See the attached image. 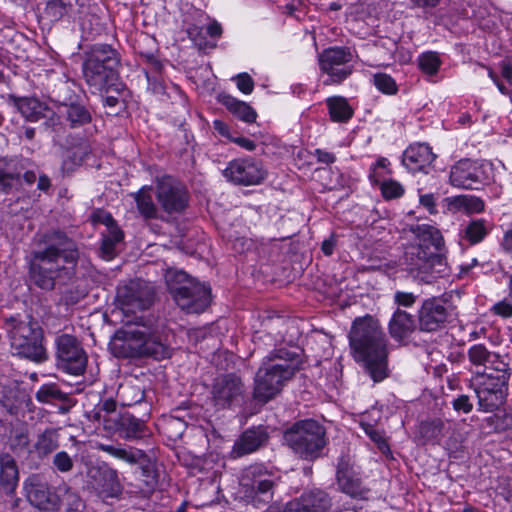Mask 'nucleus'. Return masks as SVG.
I'll use <instances>...</instances> for the list:
<instances>
[{"instance_id": "obj_35", "label": "nucleus", "mask_w": 512, "mask_h": 512, "mask_svg": "<svg viewBox=\"0 0 512 512\" xmlns=\"http://www.w3.org/2000/svg\"><path fill=\"white\" fill-rule=\"evenodd\" d=\"M7 445L9 449L17 456L26 452H32L30 448L29 431L23 424L15 425L11 428Z\"/></svg>"}, {"instance_id": "obj_13", "label": "nucleus", "mask_w": 512, "mask_h": 512, "mask_svg": "<svg viewBox=\"0 0 512 512\" xmlns=\"http://www.w3.org/2000/svg\"><path fill=\"white\" fill-rule=\"evenodd\" d=\"M211 400L217 409L241 407L246 401V387L235 373L218 376L211 387Z\"/></svg>"}, {"instance_id": "obj_53", "label": "nucleus", "mask_w": 512, "mask_h": 512, "mask_svg": "<svg viewBox=\"0 0 512 512\" xmlns=\"http://www.w3.org/2000/svg\"><path fill=\"white\" fill-rule=\"evenodd\" d=\"M236 85L238 89L244 94H250L254 88V81L247 73H240L236 76Z\"/></svg>"}, {"instance_id": "obj_37", "label": "nucleus", "mask_w": 512, "mask_h": 512, "mask_svg": "<svg viewBox=\"0 0 512 512\" xmlns=\"http://www.w3.org/2000/svg\"><path fill=\"white\" fill-rule=\"evenodd\" d=\"M151 190L150 186H143L134 196L137 209L145 219L158 218V208L152 199Z\"/></svg>"}, {"instance_id": "obj_63", "label": "nucleus", "mask_w": 512, "mask_h": 512, "mask_svg": "<svg viewBox=\"0 0 512 512\" xmlns=\"http://www.w3.org/2000/svg\"><path fill=\"white\" fill-rule=\"evenodd\" d=\"M499 66L501 77L510 85L512 83V65L509 61L503 60L500 62Z\"/></svg>"}, {"instance_id": "obj_7", "label": "nucleus", "mask_w": 512, "mask_h": 512, "mask_svg": "<svg viewBox=\"0 0 512 512\" xmlns=\"http://www.w3.org/2000/svg\"><path fill=\"white\" fill-rule=\"evenodd\" d=\"M3 328L8 333L11 347L21 357L36 363L47 360V353L42 344V329L30 317L20 314L4 317Z\"/></svg>"}, {"instance_id": "obj_24", "label": "nucleus", "mask_w": 512, "mask_h": 512, "mask_svg": "<svg viewBox=\"0 0 512 512\" xmlns=\"http://www.w3.org/2000/svg\"><path fill=\"white\" fill-rule=\"evenodd\" d=\"M436 155L425 143L410 145L403 153L402 163L411 172L425 171L434 161Z\"/></svg>"}, {"instance_id": "obj_49", "label": "nucleus", "mask_w": 512, "mask_h": 512, "mask_svg": "<svg viewBox=\"0 0 512 512\" xmlns=\"http://www.w3.org/2000/svg\"><path fill=\"white\" fill-rule=\"evenodd\" d=\"M362 427L366 433V435L375 443L377 444L378 448L382 452L389 451V446L383 437L382 433L377 430L373 425L371 424H362Z\"/></svg>"}, {"instance_id": "obj_36", "label": "nucleus", "mask_w": 512, "mask_h": 512, "mask_svg": "<svg viewBox=\"0 0 512 512\" xmlns=\"http://www.w3.org/2000/svg\"><path fill=\"white\" fill-rule=\"evenodd\" d=\"M222 104L240 120L253 123L256 120V111L247 103L236 99L230 95H223Z\"/></svg>"}, {"instance_id": "obj_20", "label": "nucleus", "mask_w": 512, "mask_h": 512, "mask_svg": "<svg viewBox=\"0 0 512 512\" xmlns=\"http://www.w3.org/2000/svg\"><path fill=\"white\" fill-rule=\"evenodd\" d=\"M336 480L339 489L353 498L364 499L369 492V490L363 486L360 477L354 471L353 463L349 455L339 457Z\"/></svg>"}, {"instance_id": "obj_58", "label": "nucleus", "mask_w": 512, "mask_h": 512, "mask_svg": "<svg viewBox=\"0 0 512 512\" xmlns=\"http://www.w3.org/2000/svg\"><path fill=\"white\" fill-rule=\"evenodd\" d=\"M70 148L75 154L78 155L82 162L85 156H87L91 151L89 144L86 141H83V139H80L76 145H73Z\"/></svg>"}, {"instance_id": "obj_38", "label": "nucleus", "mask_w": 512, "mask_h": 512, "mask_svg": "<svg viewBox=\"0 0 512 512\" xmlns=\"http://www.w3.org/2000/svg\"><path fill=\"white\" fill-rule=\"evenodd\" d=\"M490 230V225L486 220L476 219L469 222L462 230L461 237L469 244L481 242Z\"/></svg>"}, {"instance_id": "obj_12", "label": "nucleus", "mask_w": 512, "mask_h": 512, "mask_svg": "<svg viewBox=\"0 0 512 512\" xmlns=\"http://www.w3.org/2000/svg\"><path fill=\"white\" fill-rule=\"evenodd\" d=\"M27 502L41 512H55L61 507V497L41 473H32L23 481Z\"/></svg>"}, {"instance_id": "obj_41", "label": "nucleus", "mask_w": 512, "mask_h": 512, "mask_svg": "<svg viewBox=\"0 0 512 512\" xmlns=\"http://www.w3.org/2000/svg\"><path fill=\"white\" fill-rule=\"evenodd\" d=\"M117 397L121 400L122 405L132 406L142 402L145 393L142 387L138 385L125 384L119 387Z\"/></svg>"}, {"instance_id": "obj_27", "label": "nucleus", "mask_w": 512, "mask_h": 512, "mask_svg": "<svg viewBox=\"0 0 512 512\" xmlns=\"http://www.w3.org/2000/svg\"><path fill=\"white\" fill-rule=\"evenodd\" d=\"M60 113L71 129L82 128L92 121L89 109L83 103L72 99L61 102Z\"/></svg>"}, {"instance_id": "obj_34", "label": "nucleus", "mask_w": 512, "mask_h": 512, "mask_svg": "<svg viewBox=\"0 0 512 512\" xmlns=\"http://www.w3.org/2000/svg\"><path fill=\"white\" fill-rule=\"evenodd\" d=\"M99 450L131 465L140 463L146 458V453L143 450L134 447L125 448L109 444H100Z\"/></svg>"}, {"instance_id": "obj_18", "label": "nucleus", "mask_w": 512, "mask_h": 512, "mask_svg": "<svg viewBox=\"0 0 512 512\" xmlns=\"http://www.w3.org/2000/svg\"><path fill=\"white\" fill-rule=\"evenodd\" d=\"M451 315L447 301L441 297H431L422 301L417 312L419 329L435 332L445 327Z\"/></svg>"}, {"instance_id": "obj_29", "label": "nucleus", "mask_w": 512, "mask_h": 512, "mask_svg": "<svg viewBox=\"0 0 512 512\" xmlns=\"http://www.w3.org/2000/svg\"><path fill=\"white\" fill-rule=\"evenodd\" d=\"M115 425L118 434L125 440L142 439L149 434L145 422L130 413L119 415Z\"/></svg>"}, {"instance_id": "obj_64", "label": "nucleus", "mask_w": 512, "mask_h": 512, "mask_svg": "<svg viewBox=\"0 0 512 512\" xmlns=\"http://www.w3.org/2000/svg\"><path fill=\"white\" fill-rule=\"evenodd\" d=\"M502 246L504 250L510 255L512 258V228L504 234L502 240Z\"/></svg>"}, {"instance_id": "obj_8", "label": "nucleus", "mask_w": 512, "mask_h": 512, "mask_svg": "<svg viewBox=\"0 0 512 512\" xmlns=\"http://www.w3.org/2000/svg\"><path fill=\"white\" fill-rule=\"evenodd\" d=\"M283 440L295 455L306 461L321 458L328 443L325 427L313 419L292 424L284 431Z\"/></svg>"}, {"instance_id": "obj_25", "label": "nucleus", "mask_w": 512, "mask_h": 512, "mask_svg": "<svg viewBox=\"0 0 512 512\" xmlns=\"http://www.w3.org/2000/svg\"><path fill=\"white\" fill-rule=\"evenodd\" d=\"M8 102L30 122H37L42 118H46L48 113H53L45 103L34 97H17L9 94Z\"/></svg>"}, {"instance_id": "obj_4", "label": "nucleus", "mask_w": 512, "mask_h": 512, "mask_svg": "<svg viewBox=\"0 0 512 512\" xmlns=\"http://www.w3.org/2000/svg\"><path fill=\"white\" fill-rule=\"evenodd\" d=\"M163 322H136L118 330L110 343V349L118 358L152 357L162 360L171 356L172 349L167 341Z\"/></svg>"}, {"instance_id": "obj_52", "label": "nucleus", "mask_w": 512, "mask_h": 512, "mask_svg": "<svg viewBox=\"0 0 512 512\" xmlns=\"http://www.w3.org/2000/svg\"><path fill=\"white\" fill-rule=\"evenodd\" d=\"M394 303L398 305V307H412L417 300V296L411 292L404 291H396L393 296Z\"/></svg>"}, {"instance_id": "obj_32", "label": "nucleus", "mask_w": 512, "mask_h": 512, "mask_svg": "<svg viewBox=\"0 0 512 512\" xmlns=\"http://www.w3.org/2000/svg\"><path fill=\"white\" fill-rule=\"evenodd\" d=\"M59 447V433L54 428H46L33 444V452L40 459L46 458Z\"/></svg>"}, {"instance_id": "obj_54", "label": "nucleus", "mask_w": 512, "mask_h": 512, "mask_svg": "<svg viewBox=\"0 0 512 512\" xmlns=\"http://www.w3.org/2000/svg\"><path fill=\"white\" fill-rule=\"evenodd\" d=\"M441 426L440 422H425L420 426V433L427 439L436 438L441 432Z\"/></svg>"}, {"instance_id": "obj_40", "label": "nucleus", "mask_w": 512, "mask_h": 512, "mask_svg": "<svg viewBox=\"0 0 512 512\" xmlns=\"http://www.w3.org/2000/svg\"><path fill=\"white\" fill-rule=\"evenodd\" d=\"M35 398L43 404H53L55 402H66L69 397L55 383H47L40 386L35 393Z\"/></svg>"}, {"instance_id": "obj_1", "label": "nucleus", "mask_w": 512, "mask_h": 512, "mask_svg": "<svg viewBox=\"0 0 512 512\" xmlns=\"http://www.w3.org/2000/svg\"><path fill=\"white\" fill-rule=\"evenodd\" d=\"M80 252L65 232L52 230L41 235L29 255V277L38 288L53 290L56 281L66 283L76 276Z\"/></svg>"}, {"instance_id": "obj_3", "label": "nucleus", "mask_w": 512, "mask_h": 512, "mask_svg": "<svg viewBox=\"0 0 512 512\" xmlns=\"http://www.w3.org/2000/svg\"><path fill=\"white\" fill-rule=\"evenodd\" d=\"M353 358L374 382L388 377V338L380 323L372 316L354 320L349 332Z\"/></svg>"}, {"instance_id": "obj_31", "label": "nucleus", "mask_w": 512, "mask_h": 512, "mask_svg": "<svg viewBox=\"0 0 512 512\" xmlns=\"http://www.w3.org/2000/svg\"><path fill=\"white\" fill-rule=\"evenodd\" d=\"M99 476L96 485L99 495L104 499L117 498L122 492L117 472L113 469H106L99 472Z\"/></svg>"}, {"instance_id": "obj_59", "label": "nucleus", "mask_w": 512, "mask_h": 512, "mask_svg": "<svg viewBox=\"0 0 512 512\" xmlns=\"http://www.w3.org/2000/svg\"><path fill=\"white\" fill-rule=\"evenodd\" d=\"M420 204L423 207H425L431 214H435L437 212L436 204H435V197L433 194L421 195L420 196Z\"/></svg>"}, {"instance_id": "obj_51", "label": "nucleus", "mask_w": 512, "mask_h": 512, "mask_svg": "<svg viewBox=\"0 0 512 512\" xmlns=\"http://www.w3.org/2000/svg\"><path fill=\"white\" fill-rule=\"evenodd\" d=\"M459 202L469 212H481L484 209V202L475 196H463L459 198Z\"/></svg>"}, {"instance_id": "obj_61", "label": "nucleus", "mask_w": 512, "mask_h": 512, "mask_svg": "<svg viewBox=\"0 0 512 512\" xmlns=\"http://www.w3.org/2000/svg\"><path fill=\"white\" fill-rule=\"evenodd\" d=\"M337 244V239L335 234H331L329 238L325 239L322 242L321 250L326 256H331L334 252L335 246Z\"/></svg>"}, {"instance_id": "obj_22", "label": "nucleus", "mask_w": 512, "mask_h": 512, "mask_svg": "<svg viewBox=\"0 0 512 512\" xmlns=\"http://www.w3.org/2000/svg\"><path fill=\"white\" fill-rule=\"evenodd\" d=\"M331 506L332 500L325 491L313 489L289 501L283 512H328Z\"/></svg>"}, {"instance_id": "obj_21", "label": "nucleus", "mask_w": 512, "mask_h": 512, "mask_svg": "<svg viewBox=\"0 0 512 512\" xmlns=\"http://www.w3.org/2000/svg\"><path fill=\"white\" fill-rule=\"evenodd\" d=\"M450 183L461 189H477L484 180L482 167L470 159H462L451 167Z\"/></svg>"}, {"instance_id": "obj_11", "label": "nucleus", "mask_w": 512, "mask_h": 512, "mask_svg": "<svg viewBox=\"0 0 512 512\" xmlns=\"http://www.w3.org/2000/svg\"><path fill=\"white\" fill-rule=\"evenodd\" d=\"M353 54L349 47L334 46L324 49L318 54V65L325 76V86L340 85L353 73Z\"/></svg>"}, {"instance_id": "obj_57", "label": "nucleus", "mask_w": 512, "mask_h": 512, "mask_svg": "<svg viewBox=\"0 0 512 512\" xmlns=\"http://www.w3.org/2000/svg\"><path fill=\"white\" fill-rule=\"evenodd\" d=\"M92 220L95 223L104 224L107 227V229L112 228V226H117L111 214L104 210H97L93 212Z\"/></svg>"}, {"instance_id": "obj_2", "label": "nucleus", "mask_w": 512, "mask_h": 512, "mask_svg": "<svg viewBox=\"0 0 512 512\" xmlns=\"http://www.w3.org/2000/svg\"><path fill=\"white\" fill-rule=\"evenodd\" d=\"M467 358L476 369L472 386L478 398L479 410L493 412L507 399L512 370L504 357L488 349L484 343L468 347Z\"/></svg>"}, {"instance_id": "obj_28", "label": "nucleus", "mask_w": 512, "mask_h": 512, "mask_svg": "<svg viewBox=\"0 0 512 512\" xmlns=\"http://www.w3.org/2000/svg\"><path fill=\"white\" fill-rule=\"evenodd\" d=\"M411 232L415 235L417 243L425 251L432 252L433 255H439L438 252L443 246V237L441 232L434 226L427 224L412 225Z\"/></svg>"}, {"instance_id": "obj_46", "label": "nucleus", "mask_w": 512, "mask_h": 512, "mask_svg": "<svg viewBox=\"0 0 512 512\" xmlns=\"http://www.w3.org/2000/svg\"><path fill=\"white\" fill-rule=\"evenodd\" d=\"M52 467L59 473H69L74 468V460L66 451H59L52 458Z\"/></svg>"}, {"instance_id": "obj_43", "label": "nucleus", "mask_w": 512, "mask_h": 512, "mask_svg": "<svg viewBox=\"0 0 512 512\" xmlns=\"http://www.w3.org/2000/svg\"><path fill=\"white\" fill-rule=\"evenodd\" d=\"M72 11V4L65 3L63 0H50L45 7V15L51 21H59L69 16Z\"/></svg>"}, {"instance_id": "obj_9", "label": "nucleus", "mask_w": 512, "mask_h": 512, "mask_svg": "<svg viewBox=\"0 0 512 512\" xmlns=\"http://www.w3.org/2000/svg\"><path fill=\"white\" fill-rule=\"evenodd\" d=\"M168 291L175 303L187 313H201L210 303V289L182 270H168Z\"/></svg>"}, {"instance_id": "obj_42", "label": "nucleus", "mask_w": 512, "mask_h": 512, "mask_svg": "<svg viewBox=\"0 0 512 512\" xmlns=\"http://www.w3.org/2000/svg\"><path fill=\"white\" fill-rule=\"evenodd\" d=\"M0 404L10 414H16L22 404L20 393L15 388L3 387L0 390Z\"/></svg>"}, {"instance_id": "obj_48", "label": "nucleus", "mask_w": 512, "mask_h": 512, "mask_svg": "<svg viewBox=\"0 0 512 512\" xmlns=\"http://www.w3.org/2000/svg\"><path fill=\"white\" fill-rule=\"evenodd\" d=\"M82 163L83 162L78 157V155L75 154L72 151V149L69 147L66 150L65 155L63 157V161H62V165H61L62 174L65 175V174H69V173L73 172L76 169V167L80 166Z\"/></svg>"}, {"instance_id": "obj_10", "label": "nucleus", "mask_w": 512, "mask_h": 512, "mask_svg": "<svg viewBox=\"0 0 512 512\" xmlns=\"http://www.w3.org/2000/svg\"><path fill=\"white\" fill-rule=\"evenodd\" d=\"M278 481L279 476L263 464H253L243 470L240 484L246 499L260 508L273 500Z\"/></svg>"}, {"instance_id": "obj_16", "label": "nucleus", "mask_w": 512, "mask_h": 512, "mask_svg": "<svg viewBox=\"0 0 512 512\" xmlns=\"http://www.w3.org/2000/svg\"><path fill=\"white\" fill-rule=\"evenodd\" d=\"M223 175L234 184L251 186L265 180L267 169L261 160L248 156L230 161L223 170Z\"/></svg>"}, {"instance_id": "obj_15", "label": "nucleus", "mask_w": 512, "mask_h": 512, "mask_svg": "<svg viewBox=\"0 0 512 512\" xmlns=\"http://www.w3.org/2000/svg\"><path fill=\"white\" fill-rule=\"evenodd\" d=\"M56 357L58 367L72 375H81L87 365V355L80 341L73 335L62 334L56 337Z\"/></svg>"}, {"instance_id": "obj_39", "label": "nucleus", "mask_w": 512, "mask_h": 512, "mask_svg": "<svg viewBox=\"0 0 512 512\" xmlns=\"http://www.w3.org/2000/svg\"><path fill=\"white\" fill-rule=\"evenodd\" d=\"M124 238V234L118 226H112L102 234L101 253L106 259H112L116 255V245Z\"/></svg>"}, {"instance_id": "obj_50", "label": "nucleus", "mask_w": 512, "mask_h": 512, "mask_svg": "<svg viewBox=\"0 0 512 512\" xmlns=\"http://www.w3.org/2000/svg\"><path fill=\"white\" fill-rule=\"evenodd\" d=\"M452 407L458 413L468 414L473 410V403L468 395L461 394L452 400Z\"/></svg>"}, {"instance_id": "obj_6", "label": "nucleus", "mask_w": 512, "mask_h": 512, "mask_svg": "<svg viewBox=\"0 0 512 512\" xmlns=\"http://www.w3.org/2000/svg\"><path fill=\"white\" fill-rule=\"evenodd\" d=\"M118 53L110 45L96 44L86 54L83 62V76L93 93L115 91L119 93Z\"/></svg>"}, {"instance_id": "obj_26", "label": "nucleus", "mask_w": 512, "mask_h": 512, "mask_svg": "<svg viewBox=\"0 0 512 512\" xmlns=\"http://www.w3.org/2000/svg\"><path fill=\"white\" fill-rule=\"evenodd\" d=\"M416 329V321L410 313L397 308L393 313L388 330L390 336L399 343H403L411 336Z\"/></svg>"}, {"instance_id": "obj_47", "label": "nucleus", "mask_w": 512, "mask_h": 512, "mask_svg": "<svg viewBox=\"0 0 512 512\" xmlns=\"http://www.w3.org/2000/svg\"><path fill=\"white\" fill-rule=\"evenodd\" d=\"M382 195L386 199L398 198L403 195L404 188L394 180L383 181L380 186Z\"/></svg>"}, {"instance_id": "obj_5", "label": "nucleus", "mask_w": 512, "mask_h": 512, "mask_svg": "<svg viewBox=\"0 0 512 512\" xmlns=\"http://www.w3.org/2000/svg\"><path fill=\"white\" fill-rule=\"evenodd\" d=\"M302 364L303 353L298 348H279L269 352L255 374L253 399L264 404L275 398Z\"/></svg>"}, {"instance_id": "obj_55", "label": "nucleus", "mask_w": 512, "mask_h": 512, "mask_svg": "<svg viewBox=\"0 0 512 512\" xmlns=\"http://www.w3.org/2000/svg\"><path fill=\"white\" fill-rule=\"evenodd\" d=\"M146 79L148 82V89L154 94H164L165 86L164 82L160 78L159 74L150 75V72H145Z\"/></svg>"}, {"instance_id": "obj_62", "label": "nucleus", "mask_w": 512, "mask_h": 512, "mask_svg": "<svg viewBox=\"0 0 512 512\" xmlns=\"http://www.w3.org/2000/svg\"><path fill=\"white\" fill-rule=\"evenodd\" d=\"M482 67L485 68L484 65H482ZM487 71H488V76L493 80V82L496 84V86L498 87L499 91L502 93V94H508L509 93V86H507L505 84L504 81H501L499 76L489 67H486Z\"/></svg>"}, {"instance_id": "obj_44", "label": "nucleus", "mask_w": 512, "mask_h": 512, "mask_svg": "<svg viewBox=\"0 0 512 512\" xmlns=\"http://www.w3.org/2000/svg\"><path fill=\"white\" fill-rule=\"evenodd\" d=\"M420 70L427 75H435L441 66V60L436 52L428 51L418 57Z\"/></svg>"}, {"instance_id": "obj_17", "label": "nucleus", "mask_w": 512, "mask_h": 512, "mask_svg": "<svg viewBox=\"0 0 512 512\" xmlns=\"http://www.w3.org/2000/svg\"><path fill=\"white\" fill-rule=\"evenodd\" d=\"M442 261L440 255H433L432 252L425 251L415 244L408 247L404 254L406 270L424 283H431L437 278L436 274L441 273V270L435 272L434 266H441Z\"/></svg>"}, {"instance_id": "obj_60", "label": "nucleus", "mask_w": 512, "mask_h": 512, "mask_svg": "<svg viewBox=\"0 0 512 512\" xmlns=\"http://www.w3.org/2000/svg\"><path fill=\"white\" fill-rule=\"evenodd\" d=\"M314 155L317 158V161L324 164H332L335 162L336 157L333 153L322 150V149H316L314 152Z\"/></svg>"}, {"instance_id": "obj_19", "label": "nucleus", "mask_w": 512, "mask_h": 512, "mask_svg": "<svg viewBox=\"0 0 512 512\" xmlns=\"http://www.w3.org/2000/svg\"><path fill=\"white\" fill-rule=\"evenodd\" d=\"M116 300L125 315L148 309L153 302V293L142 283L131 281L117 289Z\"/></svg>"}, {"instance_id": "obj_14", "label": "nucleus", "mask_w": 512, "mask_h": 512, "mask_svg": "<svg viewBox=\"0 0 512 512\" xmlns=\"http://www.w3.org/2000/svg\"><path fill=\"white\" fill-rule=\"evenodd\" d=\"M155 194L162 210L170 215L183 213L189 204L186 187L169 175L156 179Z\"/></svg>"}, {"instance_id": "obj_23", "label": "nucleus", "mask_w": 512, "mask_h": 512, "mask_svg": "<svg viewBox=\"0 0 512 512\" xmlns=\"http://www.w3.org/2000/svg\"><path fill=\"white\" fill-rule=\"evenodd\" d=\"M269 439L267 429L262 426H254L246 429L235 441L232 453L236 457L251 454L263 447Z\"/></svg>"}, {"instance_id": "obj_30", "label": "nucleus", "mask_w": 512, "mask_h": 512, "mask_svg": "<svg viewBox=\"0 0 512 512\" xmlns=\"http://www.w3.org/2000/svg\"><path fill=\"white\" fill-rule=\"evenodd\" d=\"M19 482V470L12 455L0 453V489L6 495H12Z\"/></svg>"}, {"instance_id": "obj_56", "label": "nucleus", "mask_w": 512, "mask_h": 512, "mask_svg": "<svg viewBox=\"0 0 512 512\" xmlns=\"http://www.w3.org/2000/svg\"><path fill=\"white\" fill-rule=\"evenodd\" d=\"M491 310L494 314L503 318L512 317V302L508 299H503L495 303Z\"/></svg>"}, {"instance_id": "obj_33", "label": "nucleus", "mask_w": 512, "mask_h": 512, "mask_svg": "<svg viewBox=\"0 0 512 512\" xmlns=\"http://www.w3.org/2000/svg\"><path fill=\"white\" fill-rule=\"evenodd\" d=\"M330 119L333 122L346 123L354 115V110L343 96L328 97L325 101Z\"/></svg>"}, {"instance_id": "obj_45", "label": "nucleus", "mask_w": 512, "mask_h": 512, "mask_svg": "<svg viewBox=\"0 0 512 512\" xmlns=\"http://www.w3.org/2000/svg\"><path fill=\"white\" fill-rule=\"evenodd\" d=\"M376 88L384 94L394 95L398 91L395 80L386 73H377L373 77Z\"/></svg>"}]
</instances>
